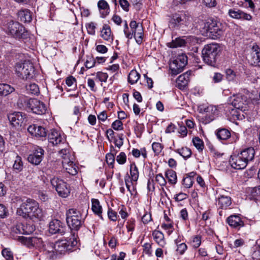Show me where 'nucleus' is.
I'll return each mask as SVG.
<instances>
[{"instance_id": "obj_1", "label": "nucleus", "mask_w": 260, "mask_h": 260, "mask_svg": "<svg viewBox=\"0 0 260 260\" xmlns=\"http://www.w3.org/2000/svg\"><path fill=\"white\" fill-rule=\"evenodd\" d=\"M14 202L15 201L21 203L20 207L17 208L16 214L24 218L33 219H39L42 217V209L39 208V203L35 200L27 198L24 201L20 197H15L12 199Z\"/></svg>"}, {"instance_id": "obj_2", "label": "nucleus", "mask_w": 260, "mask_h": 260, "mask_svg": "<svg viewBox=\"0 0 260 260\" xmlns=\"http://www.w3.org/2000/svg\"><path fill=\"white\" fill-rule=\"evenodd\" d=\"M255 150L252 147L246 148L237 154L231 156L230 162L232 167L235 169H244L249 161L253 159Z\"/></svg>"}, {"instance_id": "obj_3", "label": "nucleus", "mask_w": 260, "mask_h": 260, "mask_svg": "<svg viewBox=\"0 0 260 260\" xmlns=\"http://www.w3.org/2000/svg\"><path fill=\"white\" fill-rule=\"evenodd\" d=\"M87 213L83 216V211L75 208L69 209L66 212V221L72 231L77 232L84 222Z\"/></svg>"}, {"instance_id": "obj_4", "label": "nucleus", "mask_w": 260, "mask_h": 260, "mask_svg": "<svg viewBox=\"0 0 260 260\" xmlns=\"http://www.w3.org/2000/svg\"><path fill=\"white\" fill-rule=\"evenodd\" d=\"M221 51L222 48L218 44L205 45L202 51L204 62L209 66L215 67Z\"/></svg>"}, {"instance_id": "obj_5", "label": "nucleus", "mask_w": 260, "mask_h": 260, "mask_svg": "<svg viewBox=\"0 0 260 260\" xmlns=\"http://www.w3.org/2000/svg\"><path fill=\"white\" fill-rule=\"evenodd\" d=\"M71 237L60 239L55 243H49L47 245H50L51 251L55 249L56 253L62 254L67 251H71L75 247L78 243L77 235L75 233L72 234Z\"/></svg>"}, {"instance_id": "obj_6", "label": "nucleus", "mask_w": 260, "mask_h": 260, "mask_svg": "<svg viewBox=\"0 0 260 260\" xmlns=\"http://www.w3.org/2000/svg\"><path fill=\"white\" fill-rule=\"evenodd\" d=\"M191 22V16L187 13L182 11L172 15L169 21V25L174 29L186 31Z\"/></svg>"}, {"instance_id": "obj_7", "label": "nucleus", "mask_w": 260, "mask_h": 260, "mask_svg": "<svg viewBox=\"0 0 260 260\" xmlns=\"http://www.w3.org/2000/svg\"><path fill=\"white\" fill-rule=\"evenodd\" d=\"M17 240L28 247H36L40 248L42 246L44 248V250L48 253H51L50 256H52V254L55 252V249L51 251L50 245H47L49 242L44 243L41 238L36 237H27L21 236H18Z\"/></svg>"}, {"instance_id": "obj_8", "label": "nucleus", "mask_w": 260, "mask_h": 260, "mask_svg": "<svg viewBox=\"0 0 260 260\" xmlns=\"http://www.w3.org/2000/svg\"><path fill=\"white\" fill-rule=\"evenodd\" d=\"M204 28L209 36L214 40L220 38L223 34L224 25L215 19H209L204 24Z\"/></svg>"}, {"instance_id": "obj_9", "label": "nucleus", "mask_w": 260, "mask_h": 260, "mask_svg": "<svg viewBox=\"0 0 260 260\" xmlns=\"http://www.w3.org/2000/svg\"><path fill=\"white\" fill-rule=\"evenodd\" d=\"M8 31L14 38L24 41L29 38V32L18 22L10 21L8 24Z\"/></svg>"}, {"instance_id": "obj_10", "label": "nucleus", "mask_w": 260, "mask_h": 260, "mask_svg": "<svg viewBox=\"0 0 260 260\" xmlns=\"http://www.w3.org/2000/svg\"><path fill=\"white\" fill-rule=\"evenodd\" d=\"M15 69L18 76L23 79L32 77L35 72L32 63L29 61L17 62L15 64Z\"/></svg>"}, {"instance_id": "obj_11", "label": "nucleus", "mask_w": 260, "mask_h": 260, "mask_svg": "<svg viewBox=\"0 0 260 260\" xmlns=\"http://www.w3.org/2000/svg\"><path fill=\"white\" fill-rule=\"evenodd\" d=\"M52 188L55 189L58 196L67 198L70 193L71 189L67 182L58 177H54L50 180Z\"/></svg>"}, {"instance_id": "obj_12", "label": "nucleus", "mask_w": 260, "mask_h": 260, "mask_svg": "<svg viewBox=\"0 0 260 260\" xmlns=\"http://www.w3.org/2000/svg\"><path fill=\"white\" fill-rule=\"evenodd\" d=\"M229 101L235 108L242 112L248 110V104L250 103V100L247 96L241 94H237L231 97Z\"/></svg>"}, {"instance_id": "obj_13", "label": "nucleus", "mask_w": 260, "mask_h": 260, "mask_svg": "<svg viewBox=\"0 0 260 260\" xmlns=\"http://www.w3.org/2000/svg\"><path fill=\"white\" fill-rule=\"evenodd\" d=\"M187 63V57L184 54L179 55L170 65L173 75H176L181 73Z\"/></svg>"}, {"instance_id": "obj_14", "label": "nucleus", "mask_w": 260, "mask_h": 260, "mask_svg": "<svg viewBox=\"0 0 260 260\" xmlns=\"http://www.w3.org/2000/svg\"><path fill=\"white\" fill-rule=\"evenodd\" d=\"M27 106L33 113L39 115L45 114L47 110L46 105L36 99H30L27 102Z\"/></svg>"}, {"instance_id": "obj_15", "label": "nucleus", "mask_w": 260, "mask_h": 260, "mask_svg": "<svg viewBox=\"0 0 260 260\" xmlns=\"http://www.w3.org/2000/svg\"><path fill=\"white\" fill-rule=\"evenodd\" d=\"M66 226L61 221L58 219H53L50 222L49 225V232L51 234H58L62 236L66 232Z\"/></svg>"}, {"instance_id": "obj_16", "label": "nucleus", "mask_w": 260, "mask_h": 260, "mask_svg": "<svg viewBox=\"0 0 260 260\" xmlns=\"http://www.w3.org/2000/svg\"><path fill=\"white\" fill-rule=\"evenodd\" d=\"M44 154V150L41 147L36 146L31 153L29 154L27 160L28 162L35 165H38L42 161Z\"/></svg>"}, {"instance_id": "obj_17", "label": "nucleus", "mask_w": 260, "mask_h": 260, "mask_svg": "<svg viewBox=\"0 0 260 260\" xmlns=\"http://www.w3.org/2000/svg\"><path fill=\"white\" fill-rule=\"evenodd\" d=\"M216 204L218 209L226 210L230 209L232 204V200L230 196L219 194L216 197Z\"/></svg>"}, {"instance_id": "obj_18", "label": "nucleus", "mask_w": 260, "mask_h": 260, "mask_svg": "<svg viewBox=\"0 0 260 260\" xmlns=\"http://www.w3.org/2000/svg\"><path fill=\"white\" fill-rule=\"evenodd\" d=\"M48 139L49 143L53 146H56L61 143H63L65 140L64 137L61 134L55 129H51L48 134Z\"/></svg>"}, {"instance_id": "obj_19", "label": "nucleus", "mask_w": 260, "mask_h": 260, "mask_svg": "<svg viewBox=\"0 0 260 260\" xmlns=\"http://www.w3.org/2000/svg\"><path fill=\"white\" fill-rule=\"evenodd\" d=\"M27 131L31 136L37 138L45 137L47 136L45 128L37 124L29 125L27 128Z\"/></svg>"}, {"instance_id": "obj_20", "label": "nucleus", "mask_w": 260, "mask_h": 260, "mask_svg": "<svg viewBox=\"0 0 260 260\" xmlns=\"http://www.w3.org/2000/svg\"><path fill=\"white\" fill-rule=\"evenodd\" d=\"M226 222L231 228L237 230H239L244 226V221L241 219L240 216L237 214H233L229 216L226 219Z\"/></svg>"}, {"instance_id": "obj_21", "label": "nucleus", "mask_w": 260, "mask_h": 260, "mask_svg": "<svg viewBox=\"0 0 260 260\" xmlns=\"http://www.w3.org/2000/svg\"><path fill=\"white\" fill-rule=\"evenodd\" d=\"M62 164L63 169L69 174L72 176L77 174L78 167L73 161L64 158Z\"/></svg>"}, {"instance_id": "obj_22", "label": "nucleus", "mask_w": 260, "mask_h": 260, "mask_svg": "<svg viewBox=\"0 0 260 260\" xmlns=\"http://www.w3.org/2000/svg\"><path fill=\"white\" fill-rule=\"evenodd\" d=\"M190 74L191 72L187 71L180 75L176 80V87L181 90L185 89L188 85Z\"/></svg>"}, {"instance_id": "obj_23", "label": "nucleus", "mask_w": 260, "mask_h": 260, "mask_svg": "<svg viewBox=\"0 0 260 260\" xmlns=\"http://www.w3.org/2000/svg\"><path fill=\"white\" fill-rule=\"evenodd\" d=\"M8 119L11 124L15 127L21 126L23 122L24 118L21 112H14L8 115Z\"/></svg>"}, {"instance_id": "obj_24", "label": "nucleus", "mask_w": 260, "mask_h": 260, "mask_svg": "<svg viewBox=\"0 0 260 260\" xmlns=\"http://www.w3.org/2000/svg\"><path fill=\"white\" fill-rule=\"evenodd\" d=\"M229 14L230 17L235 19L250 20L252 18V16L250 14L236 9H230L229 10Z\"/></svg>"}, {"instance_id": "obj_25", "label": "nucleus", "mask_w": 260, "mask_h": 260, "mask_svg": "<svg viewBox=\"0 0 260 260\" xmlns=\"http://www.w3.org/2000/svg\"><path fill=\"white\" fill-rule=\"evenodd\" d=\"M98 7L100 11L101 17L105 18L110 12L109 4L105 0H100L98 2Z\"/></svg>"}, {"instance_id": "obj_26", "label": "nucleus", "mask_w": 260, "mask_h": 260, "mask_svg": "<svg viewBox=\"0 0 260 260\" xmlns=\"http://www.w3.org/2000/svg\"><path fill=\"white\" fill-rule=\"evenodd\" d=\"M197 175V173L195 172H191L184 175L182 184L185 188H190L192 186L194 177Z\"/></svg>"}, {"instance_id": "obj_27", "label": "nucleus", "mask_w": 260, "mask_h": 260, "mask_svg": "<svg viewBox=\"0 0 260 260\" xmlns=\"http://www.w3.org/2000/svg\"><path fill=\"white\" fill-rule=\"evenodd\" d=\"M19 20L24 23L30 22L32 20L31 13L28 9H22L17 14Z\"/></svg>"}, {"instance_id": "obj_28", "label": "nucleus", "mask_w": 260, "mask_h": 260, "mask_svg": "<svg viewBox=\"0 0 260 260\" xmlns=\"http://www.w3.org/2000/svg\"><path fill=\"white\" fill-rule=\"evenodd\" d=\"M101 37L105 41L112 43L113 37L111 34L110 27L108 24H104L101 30Z\"/></svg>"}, {"instance_id": "obj_29", "label": "nucleus", "mask_w": 260, "mask_h": 260, "mask_svg": "<svg viewBox=\"0 0 260 260\" xmlns=\"http://www.w3.org/2000/svg\"><path fill=\"white\" fill-rule=\"evenodd\" d=\"M217 138L220 140H226L231 137L230 131L225 128H219L215 131Z\"/></svg>"}, {"instance_id": "obj_30", "label": "nucleus", "mask_w": 260, "mask_h": 260, "mask_svg": "<svg viewBox=\"0 0 260 260\" xmlns=\"http://www.w3.org/2000/svg\"><path fill=\"white\" fill-rule=\"evenodd\" d=\"M117 150H116L113 146H111L110 152L108 153L106 155V160L107 164L111 166L112 168H114V164L115 160V155L117 152Z\"/></svg>"}, {"instance_id": "obj_31", "label": "nucleus", "mask_w": 260, "mask_h": 260, "mask_svg": "<svg viewBox=\"0 0 260 260\" xmlns=\"http://www.w3.org/2000/svg\"><path fill=\"white\" fill-rule=\"evenodd\" d=\"M152 236L155 242L161 247H164L166 244L164 235L163 233L159 231L154 230L152 233Z\"/></svg>"}, {"instance_id": "obj_32", "label": "nucleus", "mask_w": 260, "mask_h": 260, "mask_svg": "<svg viewBox=\"0 0 260 260\" xmlns=\"http://www.w3.org/2000/svg\"><path fill=\"white\" fill-rule=\"evenodd\" d=\"M92 203V210L94 213L99 216L101 218L103 219L102 213V207L100 205V202L98 199H93L91 200Z\"/></svg>"}, {"instance_id": "obj_33", "label": "nucleus", "mask_w": 260, "mask_h": 260, "mask_svg": "<svg viewBox=\"0 0 260 260\" xmlns=\"http://www.w3.org/2000/svg\"><path fill=\"white\" fill-rule=\"evenodd\" d=\"M23 169V163L21 156L17 155L14 161L13 169L16 173H19Z\"/></svg>"}, {"instance_id": "obj_34", "label": "nucleus", "mask_w": 260, "mask_h": 260, "mask_svg": "<svg viewBox=\"0 0 260 260\" xmlns=\"http://www.w3.org/2000/svg\"><path fill=\"white\" fill-rule=\"evenodd\" d=\"M14 90V88L10 85L0 83V96H7Z\"/></svg>"}, {"instance_id": "obj_35", "label": "nucleus", "mask_w": 260, "mask_h": 260, "mask_svg": "<svg viewBox=\"0 0 260 260\" xmlns=\"http://www.w3.org/2000/svg\"><path fill=\"white\" fill-rule=\"evenodd\" d=\"M225 108H227L228 109L226 110V111L228 110H230V108H228L227 107H225ZM230 112L231 115L232 116V118L234 119H237V120H243L245 118V116L244 114V112L241 111L240 110H239L238 109H234L232 108L231 109V111H229Z\"/></svg>"}, {"instance_id": "obj_36", "label": "nucleus", "mask_w": 260, "mask_h": 260, "mask_svg": "<svg viewBox=\"0 0 260 260\" xmlns=\"http://www.w3.org/2000/svg\"><path fill=\"white\" fill-rule=\"evenodd\" d=\"M166 177L168 179L170 184L175 185L177 181V174L173 170H168L165 173Z\"/></svg>"}, {"instance_id": "obj_37", "label": "nucleus", "mask_w": 260, "mask_h": 260, "mask_svg": "<svg viewBox=\"0 0 260 260\" xmlns=\"http://www.w3.org/2000/svg\"><path fill=\"white\" fill-rule=\"evenodd\" d=\"M129 172L132 181L136 182L138 179L139 173L138 169L135 162L131 164Z\"/></svg>"}, {"instance_id": "obj_38", "label": "nucleus", "mask_w": 260, "mask_h": 260, "mask_svg": "<svg viewBox=\"0 0 260 260\" xmlns=\"http://www.w3.org/2000/svg\"><path fill=\"white\" fill-rule=\"evenodd\" d=\"M140 78V74L136 70H132L128 76V82L131 84H134L137 82Z\"/></svg>"}, {"instance_id": "obj_39", "label": "nucleus", "mask_w": 260, "mask_h": 260, "mask_svg": "<svg viewBox=\"0 0 260 260\" xmlns=\"http://www.w3.org/2000/svg\"><path fill=\"white\" fill-rule=\"evenodd\" d=\"M134 37L135 38L136 42L140 45L143 42V27H139V29L133 31Z\"/></svg>"}, {"instance_id": "obj_40", "label": "nucleus", "mask_w": 260, "mask_h": 260, "mask_svg": "<svg viewBox=\"0 0 260 260\" xmlns=\"http://www.w3.org/2000/svg\"><path fill=\"white\" fill-rule=\"evenodd\" d=\"M26 90L27 93L38 95L40 92L39 88L36 83H30L26 85Z\"/></svg>"}, {"instance_id": "obj_41", "label": "nucleus", "mask_w": 260, "mask_h": 260, "mask_svg": "<svg viewBox=\"0 0 260 260\" xmlns=\"http://www.w3.org/2000/svg\"><path fill=\"white\" fill-rule=\"evenodd\" d=\"M175 151L179 154L184 158H188L191 155V150L187 147H182L181 149L175 150Z\"/></svg>"}, {"instance_id": "obj_42", "label": "nucleus", "mask_w": 260, "mask_h": 260, "mask_svg": "<svg viewBox=\"0 0 260 260\" xmlns=\"http://www.w3.org/2000/svg\"><path fill=\"white\" fill-rule=\"evenodd\" d=\"M186 44V42L183 38L179 37L172 41L170 47L172 48L184 47Z\"/></svg>"}, {"instance_id": "obj_43", "label": "nucleus", "mask_w": 260, "mask_h": 260, "mask_svg": "<svg viewBox=\"0 0 260 260\" xmlns=\"http://www.w3.org/2000/svg\"><path fill=\"white\" fill-rule=\"evenodd\" d=\"M192 142L195 147L199 152H202L204 148V142L198 137H196L192 139Z\"/></svg>"}, {"instance_id": "obj_44", "label": "nucleus", "mask_w": 260, "mask_h": 260, "mask_svg": "<svg viewBox=\"0 0 260 260\" xmlns=\"http://www.w3.org/2000/svg\"><path fill=\"white\" fill-rule=\"evenodd\" d=\"M202 237L200 235L194 236L191 237L190 243L194 248H197L201 245Z\"/></svg>"}, {"instance_id": "obj_45", "label": "nucleus", "mask_w": 260, "mask_h": 260, "mask_svg": "<svg viewBox=\"0 0 260 260\" xmlns=\"http://www.w3.org/2000/svg\"><path fill=\"white\" fill-rule=\"evenodd\" d=\"M24 224L21 223L17 224L12 228V233L24 234Z\"/></svg>"}, {"instance_id": "obj_46", "label": "nucleus", "mask_w": 260, "mask_h": 260, "mask_svg": "<svg viewBox=\"0 0 260 260\" xmlns=\"http://www.w3.org/2000/svg\"><path fill=\"white\" fill-rule=\"evenodd\" d=\"M251 65L255 67H260V55L251 54L249 60Z\"/></svg>"}, {"instance_id": "obj_47", "label": "nucleus", "mask_w": 260, "mask_h": 260, "mask_svg": "<svg viewBox=\"0 0 260 260\" xmlns=\"http://www.w3.org/2000/svg\"><path fill=\"white\" fill-rule=\"evenodd\" d=\"M96 64L95 59L92 56L87 57L86 60L85 62V66L87 69H90L93 67Z\"/></svg>"}, {"instance_id": "obj_48", "label": "nucleus", "mask_w": 260, "mask_h": 260, "mask_svg": "<svg viewBox=\"0 0 260 260\" xmlns=\"http://www.w3.org/2000/svg\"><path fill=\"white\" fill-rule=\"evenodd\" d=\"M153 151L156 155H158L161 151L163 146L159 143L154 142L152 144Z\"/></svg>"}, {"instance_id": "obj_49", "label": "nucleus", "mask_w": 260, "mask_h": 260, "mask_svg": "<svg viewBox=\"0 0 260 260\" xmlns=\"http://www.w3.org/2000/svg\"><path fill=\"white\" fill-rule=\"evenodd\" d=\"M116 161L119 165H123L126 161V156L124 152H121L119 155L116 156Z\"/></svg>"}, {"instance_id": "obj_50", "label": "nucleus", "mask_w": 260, "mask_h": 260, "mask_svg": "<svg viewBox=\"0 0 260 260\" xmlns=\"http://www.w3.org/2000/svg\"><path fill=\"white\" fill-rule=\"evenodd\" d=\"M226 78L229 81H234L236 78V74L233 70L231 69H228L225 71Z\"/></svg>"}, {"instance_id": "obj_51", "label": "nucleus", "mask_w": 260, "mask_h": 260, "mask_svg": "<svg viewBox=\"0 0 260 260\" xmlns=\"http://www.w3.org/2000/svg\"><path fill=\"white\" fill-rule=\"evenodd\" d=\"M135 220L134 218H130L126 222V228L128 232H133L135 230Z\"/></svg>"}, {"instance_id": "obj_52", "label": "nucleus", "mask_w": 260, "mask_h": 260, "mask_svg": "<svg viewBox=\"0 0 260 260\" xmlns=\"http://www.w3.org/2000/svg\"><path fill=\"white\" fill-rule=\"evenodd\" d=\"M143 252L148 256H151L152 254V246L150 243H146L143 246Z\"/></svg>"}, {"instance_id": "obj_53", "label": "nucleus", "mask_w": 260, "mask_h": 260, "mask_svg": "<svg viewBox=\"0 0 260 260\" xmlns=\"http://www.w3.org/2000/svg\"><path fill=\"white\" fill-rule=\"evenodd\" d=\"M96 78L101 82H106L108 78V75L106 73L98 72L96 73Z\"/></svg>"}, {"instance_id": "obj_54", "label": "nucleus", "mask_w": 260, "mask_h": 260, "mask_svg": "<svg viewBox=\"0 0 260 260\" xmlns=\"http://www.w3.org/2000/svg\"><path fill=\"white\" fill-rule=\"evenodd\" d=\"M87 32L89 35H94L95 33V25L93 22H90L86 24Z\"/></svg>"}, {"instance_id": "obj_55", "label": "nucleus", "mask_w": 260, "mask_h": 260, "mask_svg": "<svg viewBox=\"0 0 260 260\" xmlns=\"http://www.w3.org/2000/svg\"><path fill=\"white\" fill-rule=\"evenodd\" d=\"M24 234L28 235L33 233L35 230V226L33 224H24Z\"/></svg>"}, {"instance_id": "obj_56", "label": "nucleus", "mask_w": 260, "mask_h": 260, "mask_svg": "<svg viewBox=\"0 0 260 260\" xmlns=\"http://www.w3.org/2000/svg\"><path fill=\"white\" fill-rule=\"evenodd\" d=\"M155 181L161 186L166 185L167 183L165 178L161 174H158L156 175Z\"/></svg>"}, {"instance_id": "obj_57", "label": "nucleus", "mask_w": 260, "mask_h": 260, "mask_svg": "<svg viewBox=\"0 0 260 260\" xmlns=\"http://www.w3.org/2000/svg\"><path fill=\"white\" fill-rule=\"evenodd\" d=\"M112 127L116 131H119L123 129V123L119 120H116L114 121L111 125Z\"/></svg>"}, {"instance_id": "obj_58", "label": "nucleus", "mask_w": 260, "mask_h": 260, "mask_svg": "<svg viewBox=\"0 0 260 260\" xmlns=\"http://www.w3.org/2000/svg\"><path fill=\"white\" fill-rule=\"evenodd\" d=\"M2 255L7 260H13V256L12 252L5 248L2 251Z\"/></svg>"}, {"instance_id": "obj_59", "label": "nucleus", "mask_w": 260, "mask_h": 260, "mask_svg": "<svg viewBox=\"0 0 260 260\" xmlns=\"http://www.w3.org/2000/svg\"><path fill=\"white\" fill-rule=\"evenodd\" d=\"M187 249V246L185 243H181L177 244V248L176 251L181 255L184 254Z\"/></svg>"}, {"instance_id": "obj_60", "label": "nucleus", "mask_w": 260, "mask_h": 260, "mask_svg": "<svg viewBox=\"0 0 260 260\" xmlns=\"http://www.w3.org/2000/svg\"><path fill=\"white\" fill-rule=\"evenodd\" d=\"M108 218L112 221H115L117 219V213L112 209H109L108 211Z\"/></svg>"}, {"instance_id": "obj_61", "label": "nucleus", "mask_w": 260, "mask_h": 260, "mask_svg": "<svg viewBox=\"0 0 260 260\" xmlns=\"http://www.w3.org/2000/svg\"><path fill=\"white\" fill-rule=\"evenodd\" d=\"M119 3L124 11H129V4L127 0H119Z\"/></svg>"}, {"instance_id": "obj_62", "label": "nucleus", "mask_w": 260, "mask_h": 260, "mask_svg": "<svg viewBox=\"0 0 260 260\" xmlns=\"http://www.w3.org/2000/svg\"><path fill=\"white\" fill-rule=\"evenodd\" d=\"M8 213V210L5 206L0 204V218H4L6 217Z\"/></svg>"}, {"instance_id": "obj_63", "label": "nucleus", "mask_w": 260, "mask_h": 260, "mask_svg": "<svg viewBox=\"0 0 260 260\" xmlns=\"http://www.w3.org/2000/svg\"><path fill=\"white\" fill-rule=\"evenodd\" d=\"M162 228L168 230V233L170 235L173 231V225L172 223H163L161 225Z\"/></svg>"}, {"instance_id": "obj_64", "label": "nucleus", "mask_w": 260, "mask_h": 260, "mask_svg": "<svg viewBox=\"0 0 260 260\" xmlns=\"http://www.w3.org/2000/svg\"><path fill=\"white\" fill-rule=\"evenodd\" d=\"M223 78V75L219 73H215L213 77V81L214 83L221 82Z\"/></svg>"}]
</instances>
